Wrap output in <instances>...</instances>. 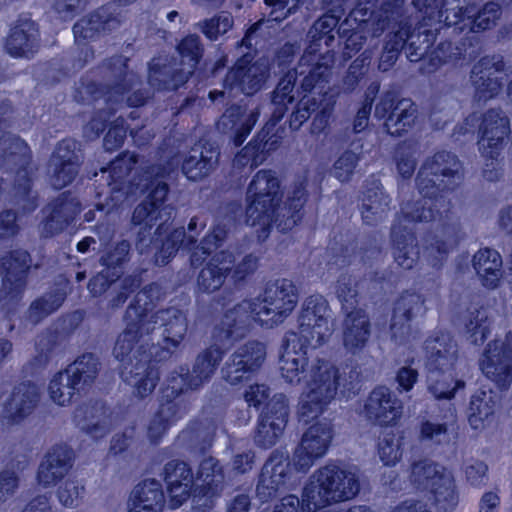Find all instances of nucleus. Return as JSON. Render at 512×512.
<instances>
[{
	"instance_id": "obj_46",
	"label": "nucleus",
	"mask_w": 512,
	"mask_h": 512,
	"mask_svg": "<svg viewBox=\"0 0 512 512\" xmlns=\"http://www.w3.org/2000/svg\"><path fill=\"white\" fill-rule=\"evenodd\" d=\"M404 437L394 431L384 432L378 439L376 454L387 467L397 465L403 456Z\"/></svg>"
},
{
	"instance_id": "obj_22",
	"label": "nucleus",
	"mask_w": 512,
	"mask_h": 512,
	"mask_svg": "<svg viewBox=\"0 0 512 512\" xmlns=\"http://www.w3.org/2000/svg\"><path fill=\"white\" fill-rule=\"evenodd\" d=\"M222 357L223 351L216 346H212L202 352L197 357L191 374L181 372L177 377H172V394H178L184 388H196L203 381L209 379L222 360ZM181 371H184V369H181Z\"/></svg>"
},
{
	"instance_id": "obj_38",
	"label": "nucleus",
	"mask_w": 512,
	"mask_h": 512,
	"mask_svg": "<svg viewBox=\"0 0 512 512\" xmlns=\"http://www.w3.org/2000/svg\"><path fill=\"white\" fill-rule=\"evenodd\" d=\"M135 163L136 156L131 152H125L110 164L108 170L112 180L109 183L110 200L112 203L107 202L105 205H98L99 209L103 210L106 207L109 213L118 203L125 199V186L121 180L129 174Z\"/></svg>"
},
{
	"instance_id": "obj_43",
	"label": "nucleus",
	"mask_w": 512,
	"mask_h": 512,
	"mask_svg": "<svg viewBox=\"0 0 512 512\" xmlns=\"http://www.w3.org/2000/svg\"><path fill=\"white\" fill-rule=\"evenodd\" d=\"M392 239L395 261L404 269H411L416 263L419 254L414 236L409 232L404 233L399 221L392 228Z\"/></svg>"
},
{
	"instance_id": "obj_1",
	"label": "nucleus",
	"mask_w": 512,
	"mask_h": 512,
	"mask_svg": "<svg viewBox=\"0 0 512 512\" xmlns=\"http://www.w3.org/2000/svg\"><path fill=\"white\" fill-rule=\"evenodd\" d=\"M297 303L298 289L294 283L279 280L262 295L227 309L216 327L215 338L220 342L242 338L252 321L264 328H274L290 316Z\"/></svg>"
},
{
	"instance_id": "obj_55",
	"label": "nucleus",
	"mask_w": 512,
	"mask_h": 512,
	"mask_svg": "<svg viewBox=\"0 0 512 512\" xmlns=\"http://www.w3.org/2000/svg\"><path fill=\"white\" fill-rule=\"evenodd\" d=\"M226 236V229L224 226L216 225L212 231L206 235L202 240L201 246L197 247L191 255L192 265L201 262L204 255H209L213 250L217 249Z\"/></svg>"
},
{
	"instance_id": "obj_21",
	"label": "nucleus",
	"mask_w": 512,
	"mask_h": 512,
	"mask_svg": "<svg viewBox=\"0 0 512 512\" xmlns=\"http://www.w3.org/2000/svg\"><path fill=\"white\" fill-rule=\"evenodd\" d=\"M413 4L415 3L413 2ZM414 6L422 14V23L418 29V34H410L409 25L406 22H400L397 28H393V31L387 36V39L392 38L394 41H401V49L404 47L405 43L409 41L407 56L412 62L422 59L434 39L432 30L426 29V27L441 23L430 20L428 16L425 15L424 11H421L416 5Z\"/></svg>"
},
{
	"instance_id": "obj_52",
	"label": "nucleus",
	"mask_w": 512,
	"mask_h": 512,
	"mask_svg": "<svg viewBox=\"0 0 512 512\" xmlns=\"http://www.w3.org/2000/svg\"><path fill=\"white\" fill-rule=\"evenodd\" d=\"M182 57V71L186 75L192 74L202 55L200 39L196 35H190L182 40L178 46Z\"/></svg>"
},
{
	"instance_id": "obj_57",
	"label": "nucleus",
	"mask_w": 512,
	"mask_h": 512,
	"mask_svg": "<svg viewBox=\"0 0 512 512\" xmlns=\"http://www.w3.org/2000/svg\"><path fill=\"white\" fill-rule=\"evenodd\" d=\"M336 24V18L329 15H325L319 18L314 23L309 32L314 42V44L311 46L313 51H316L315 47L320 46L322 42H324L326 46H329L330 42L334 39V36L331 34V32L334 30Z\"/></svg>"
},
{
	"instance_id": "obj_25",
	"label": "nucleus",
	"mask_w": 512,
	"mask_h": 512,
	"mask_svg": "<svg viewBox=\"0 0 512 512\" xmlns=\"http://www.w3.org/2000/svg\"><path fill=\"white\" fill-rule=\"evenodd\" d=\"M166 504L162 484L155 479H145L131 490L127 503V512H163Z\"/></svg>"
},
{
	"instance_id": "obj_18",
	"label": "nucleus",
	"mask_w": 512,
	"mask_h": 512,
	"mask_svg": "<svg viewBox=\"0 0 512 512\" xmlns=\"http://www.w3.org/2000/svg\"><path fill=\"white\" fill-rule=\"evenodd\" d=\"M293 485L292 469L285 455L273 454L265 463L257 485V496L267 502Z\"/></svg>"
},
{
	"instance_id": "obj_32",
	"label": "nucleus",
	"mask_w": 512,
	"mask_h": 512,
	"mask_svg": "<svg viewBox=\"0 0 512 512\" xmlns=\"http://www.w3.org/2000/svg\"><path fill=\"white\" fill-rule=\"evenodd\" d=\"M427 368H446L451 370L457 365V345L448 333H439L425 342Z\"/></svg>"
},
{
	"instance_id": "obj_28",
	"label": "nucleus",
	"mask_w": 512,
	"mask_h": 512,
	"mask_svg": "<svg viewBox=\"0 0 512 512\" xmlns=\"http://www.w3.org/2000/svg\"><path fill=\"white\" fill-rule=\"evenodd\" d=\"M370 334V321L364 311L357 309L347 313L342 323V342L347 351H361L366 346Z\"/></svg>"
},
{
	"instance_id": "obj_34",
	"label": "nucleus",
	"mask_w": 512,
	"mask_h": 512,
	"mask_svg": "<svg viewBox=\"0 0 512 512\" xmlns=\"http://www.w3.org/2000/svg\"><path fill=\"white\" fill-rule=\"evenodd\" d=\"M499 403V398L492 390L481 389L471 398L468 421L474 430H484L488 428L495 418V410Z\"/></svg>"
},
{
	"instance_id": "obj_26",
	"label": "nucleus",
	"mask_w": 512,
	"mask_h": 512,
	"mask_svg": "<svg viewBox=\"0 0 512 512\" xmlns=\"http://www.w3.org/2000/svg\"><path fill=\"white\" fill-rule=\"evenodd\" d=\"M39 399L38 388L30 383H22L15 387L7 398L3 411L2 420L7 425L21 422L27 417L36 406Z\"/></svg>"
},
{
	"instance_id": "obj_40",
	"label": "nucleus",
	"mask_w": 512,
	"mask_h": 512,
	"mask_svg": "<svg viewBox=\"0 0 512 512\" xmlns=\"http://www.w3.org/2000/svg\"><path fill=\"white\" fill-rule=\"evenodd\" d=\"M473 267L484 286H497L502 276V258L496 250L480 249L473 257Z\"/></svg>"
},
{
	"instance_id": "obj_19",
	"label": "nucleus",
	"mask_w": 512,
	"mask_h": 512,
	"mask_svg": "<svg viewBox=\"0 0 512 512\" xmlns=\"http://www.w3.org/2000/svg\"><path fill=\"white\" fill-rule=\"evenodd\" d=\"M287 419V398L284 394H275L261 414L256 442L265 448L274 445L282 435Z\"/></svg>"
},
{
	"instance_id": "obj_45",
	"label": "nucleus",
	"mask_w": 512,
	"mask_h": 512,
	"mask_svg": "<svg viewBox=\"0 0 512 512\" xmlns=\"http://www.w3.org/2000/svg\"><path fill=\"white\" fill-rule=\"evenodd\" d=\"M389 197L381 187L375 186L368 190L362 199L361 214L367 224H374L381 220L388 211Z\"/></svg>"
},
{
	"instance_id": "obj_39",
	"label": "nucleus",
	"mask_w": 512,
	"mask_h": 512,
	"mask_svg": "<svg viewBox=\"0 0 512 512\" xmlns=\"http://www.w3.org/2000/svg\"><path fill=\"white\" fill-rule=\"evenodd\" d=\"M54 167L51 183L56 189H61L71 183L78 173L77 157L70 150L69 142H62L51 159Z\"/></svg>"
},
{
	"instance_id": "obj_29",
	"label": "nucleus",
	"mask_w": 512,
	"mask_h": 512,
	"mask_svg": "<svg viewBox=\"0 0 512 512\" xmlns=\"http://www.w3.org/2000/svg\"><path fill=\"white\" fill-rule=\"evenodd\" d=\"M165 480L168 486L172 508L181 506L190 496L193 474L184 462L172 461L165 466Z\"/></svg>"
},
{
	"instance_id": "obj_10",
	"label": "nucleus",
	"mask_w": 512,
	"mask_h": 512,
	"mask_svg": "<svg viewBox=\"0 0 512 512\" xmlns=\"http://www.w3.org/2000/svg\"><path fill=\"white\" fill-rule=\"evenodd\" d=\"M146 299V291L139 292L135 299V304L139 307V314L146 315L147 317L146 320L148 322H146L145 328L148 327L151 332L155 329V324L160 323L158 328L161 330L163 348L167 351L177 349L187 334L188 322L186 316L175 308L150 315Z\"/></svg>"
},
{
	"instance_id": "obj_50",
	"label": "nucleus",
	"mask_w": 512,
	"mask_h": 512,
	"mask_svg": "<svg viewBox=\"0 0 512 512\" xmlns=\"http://www.w3.org/2000/svg\"><path fill=\"white\" fill-rule=\"evenodd\" d=\"M296 71H289L279 82L273 93L272 103L275 106L277 118H281L288 109V105L295 100L292 94L296 80Z\"/></svg>"
},
{
	"instance_id": "obj_7",
	"label": "nucleus",
	"mask_w": 512,
	"mask_h": 512,
	"mask_svg": "<svg viewBox=\"0 0 512 512\" xmlns=\"http://www.w3.org/2000/svg\"><path fill=\"white\" fill-rule=\"evenodd\" d=\"M480 134L479 151L487 161L483 175L488 181H495L501 175L498 157L510 134L509 118L500 110L487 111L480 125Z\"/></svg>"
},
{
	"instance_id": "obj_42",
	"label": "nucleus",
	"mask_w": 512,
	"mask_h": 512,
	"mask_svg": "<svg viewBox=\"0 0 512 512\" xmlns=\"http://www.w3.org/2000/svg\"><path fill=\"white\" fill-rule=\"evenodd\" d=\"M197 227L198 219L193 217L188 224L187 233L183 228H180L169 234L155 256L156 264L165 265L180 246L190 249L198 235Z\"/></svg>"
},
{
	"instance_id": "obj_30",
	"label": "nucleus",
	"mask_w": 512,
	"mask_h": 512,
	"mask_svg": "<svg viewBox=\"0 0 512 512\" xmlns=\"http://www.w3.org/2000/svg\"><path fill=\"white\" fill-rule=\"evenodd\" d=\"M257 110H248L237 106L228 109L217 123L222 132H233V141L236 146L241 145L252 131L258 120Z\"/></svg>"
},
{
	"instance_id": "obj_44",
	"label": "nucleus",
	"mask_w": 512,
	"mask_h": 512,
	"mask_svg": "<svg viewBox=\"0 0 512 512\" xmlns=\"http://www.w3.org/2000/svg\"><path fill=\"white\" fill-rule=\"evenodd\" d=\"M119 21L111 17L107 8H102L89 18L79 20L73 27L75 37L88 39L93 38L101 31H110L115 28Z\"/></svg>"
},
{
	"instance_id": "obj_64",
	"label": "nucleus",
	"mask_w": 512,
	"mask_h": 512,
	"mask_svg": "<svg viewBox=\"0 0 512 512\" xmlns=\"http://www.w3.org/2000/svg\"><path fill=\"white\" fill-rule=\"evenodd\" d=\"M119 277V271L117 267H107L105 270L100 272L94 278L89 281L88 289L94 295H101L106 291L109 284Z\"/></svg>"
},
{
	"instance_id": "obj_59",
	"label": "nucleus",
	"mask_w": 512,
	"mask_h": 512,
	"mask_svg": "<svg viewBox=\"0 0 512 512\" xmlns=\"http://www.w3.org/2000/svg\"><path fill=\"white\" fill-rule=\"evenodd\" d=\"M29 261V255L26 251L17 250L10 253L7 257H1L0 264L7 272L8 280H10L13 275L19 276V279H21L22 275L29 267Z\"/></svg>"
},
{
	"instance_id": "obj_47",
	"label": "nucleus",
	"mask_w": 512,
	"mask_h": 512,
	"mask_svg": "<svg viewBox=\"0 0 512 512\" xmlns=\"http://www.w3.org/2000/svg\"><path fill=\"white\" fill-rule=\"evenodd\" d=\"M79 211V203L74 199L68 197L58 199L53 205L50 218L45 224V229L48 232L61 230L63 224L67 223Z\"/></svg>"
},
{
	"instance_id": "obj_15",
	"label": "nucleus",
	"mask_w": 512,
	"mask_h": 512,
	"mask_svg": "<svg viewBox=\"0 0 512 512\" xmlns=\"http://www.w3.org/2000/svg\"><path fill=\"white\" fill-rule=\"evenodd\" d=\"M266 358L265 345L252 341L239 347L222 369L223 378L231 385L248 380Z\"/></svg>"
},
{
	"instance_id": "obj_11",
	"label": "nucleus",
	"mask_w": 512,
	"mask_h": 512,
	"mask_svg": "<svg viewBox=\"0 0 512 512\" xmlns=\"http://www.w3.org/2000/svg\"><path fill=\"white\" fill-rule=\"evenodd\" d=\"M146 315L139 314V307L135 303L129 305L126 310L125 320L126 328L118 336L113 353L117 360L122 363V369L125 366L135 367V363L139 361L138 354L145 338L150 334V329L145 328ZM146 355H142L140 360Z\"/></svg>"
},
{
	"instance_id": "obj_6",
	"label": "nucleus",
	"mask_w": 512,
	"mask_h": 512,
	"mask_svg": "<svg viewBox=\"0 0 512 512\" xmlns=\"http://www.w3.org/2000/svg\"><path fill=\"white\" fill-rule=\"evenodd\" d=\"M430 20L443 22L446 26H459L461 31L480 32L491 28L501 15V7L491 1L478 7L474 3L463 4L461 0H414Z\"/></svg>"
},
{
	"instance_id": "obj_17",
	"label": "nucleus",
	"mask_w": 512,
	"mask_h": 512,
	"mask_svg": "<svg viewBox=\"0 0 512 512\" xmlns=\"http://www.w3.org/2000/svg\"><path fill=\"white\" fill-rule=\"evenodd\" d=\"M364 414L376 425L394 426L402 418L403 403L389 388L379 386L369 394Z\"/></svg>"
},
{
	"instance_id": "obj_36",
	"label": "nucleus",
	"mask_w": 512,
	"mask_h": 512,
	"mask_svg": "<svg viewBox=\"0 0 512 512\" xmlns=\"http://www.w3.org/2000/svg\"><path fill=\"white\" fill-rule=\"evenodd\" d=\"M218 156V151L212 146L196 145L184 159L182 171L190 180L203 179L215 169Z\"/></svg>"
},
{
	"instance_id": "obj_53",
	"label": "nucleus",
	"mask_w": 512,
	"mask_h": 512,
	"mask_svg": "<svg viewBox=\"0 0 512 512\" xmlns=\"http://www.w3.org/2000/svg\"><path fill=\"white\" fill-rule=\"evenodd\" d=\"M85 495V486L78 480L67 479L57 488V499L65 508L77 507Z\"/></svg>"
},
{
	"instance_id": "obj_63",
	"label": "nucleus",
	"mask_w": 512,
	"mask_h": 512,
	"mask_svg": "<svg viewBox=\"0 0 512 512\" xmlns=\"http://www.w3.org/2000/svg\"><path fill=\"white\" fill-rule=\"evenodd\" d=\"M358 162V156L352 151H345L334 163L332 173L340 180L345 182L350 180Z\"/></svg>"
},
{
	"instance_id": "obj_48",
	"label": "nucleus",
	"mask_w": 512,
	"mask_h": 512,
	"mask_svg": "<svg viewBox=\"0 0 512 512\" xmlns=\"http://www.w3.org/2000/svg\"><path fill=\"white\" fill-rule=\"evenodd\" d=\"M77 389V385L65 371L57 373L50 381L48 392L51 400L59 405H68Z\"/></svg>"
},
{
	"instance_id": "obj_56",
	"label": "nucleus",
	"mask_w": 512,
	"mask_h": 512,
	"mask_svg": "<svg viewBox=\"0 0 512 512\" xmlns=\"http://www.w3.org/2000/svg\"><path fill=\"white\" fill-rule=\"evenodd\" d=\"M174 415V405L170 402L162 404L159 411L148 425V436L151 440H158L167 430Z\"/></svg>"
},
{
	"instance_id": "obj_58",
	"label": "nucleus",
	"mask_w": 512,
	"mask_h": 512,
	"mask_svg": "<svg viewBox=\"0 0 512 512\" xmlns=\"http://www.w3.org/2000/svg\"><path fill=\"white\" fill-rule=\"evenodd\" d=\"M489 332V322L485 311L479 310L472 313L466 324V334L470 342L476 345L482 343Z\"/></svg>"
},
{
	"instance_id": "obj_8",
	"label": "nucleus",
	"mask_w": 512,
	"mask_h": 512,
	"mask_svg": "<svg viewBox=\"0 0 512 512\" xmlns=\"http://www.w3.org/2000/svg\"><path fill=\"white\" fill-rule=\"evenodd\" d=\"M328 301L321 294L306 297L298 315V332L301 340L313 347L325 344L333 333V323Z\"/></svg>"
},
{
	"instance_id": "obj_14",
	"label": "nucleus",
	"mask_w": 512,
	"mask_h": 512,
	"mask_svg": "<svg viewBox=\"0 0 512 512\" xmlns=\"http://www.w3.org/2000/svg\"><path fill=\"white\" fill-rule=\"evenodd\" d=\"M333 439V429L328 422L312 424L304 432L293 456V467L298 472L307 471L314 462L326 455Z\"/></svg>"
},
{
	"instance_id": "obj_51",
	"label": "nucleus",
	"mask_w": 512,
	"mask_h": 512,
	"mask_svg": "<svg viewBox=\"0 0 512 512\" xmlns=\"http://www.w3.org/2000/svg\"><path fill=\"white\" fill-rule=\"evenodd\" d=\"M76 385L92 381L98 373V360L91 354L78 358L65 370Z\"/></svg>"
},
{
	"instance_id": "obj_49",
	"label": "nucleus",
	"mask_w": 512,
	"mask_h": 512,
	"mask_svg": "<svg viewBox=\"0 0 512 512\" xmlns=\"http://www.w3.org/2000/svg\"><path fill=\"white\" fill-rule=\"evenodd\" d=\"M199 479L203 481L204 488L206 489L205 495L213 497L219 493L224 481V475L214 458L209 457L201 462Z\"/></svg>"
},
{
	"instance_id": "obj_60",
	"label": "nucleus",
	"mask_w": 512,
	"mask_h": 512,
	"mask_svg": "<svg viewBox=\"0 0 512 512\" xmlns=\"http://www.w3.org/2000/svg\"><path fill=\"white\" fill-rule=\"evenodd\" d=\"M419 439L435 444L449 440L448 427L445 423L423 420L419 426Z\"/></svg>"
},
{
	"instance_id": "obj_13",
	"label": "nucleus",
	"mask_w": 512,
	"mask_h": 512,
	"mask_svg": "<svg viewBox=\"0 0 512 512\" xmlns=\"http://www.w3.org/2000/svg\"><path fill=\"white\" fill-rule=\"evenodd\" d=\"M410 477L419 488L432 493L437 502L455 504L453 476L445 467L430 461H420L412 466Z\"/></svg>"
},
{
	"instance_id": "obj_16",
	"label": "nucleus",
	"mask_w": 512,
	"mask_h": 512,
	"mask_svg": "<svg viewBox=\"0 0 512 512\" xmlns=\"http://www.w3.org/2000/svg\"><path fill=\"white\" fill-rule=\"evenodd\" d=\"M506 76L505 64L501 56H487L480 59L471 72L476 97L479 100H488L496 96L501 91Z\"/></svg>"
},
{
	"instance_id": "obj_24",
	"label": "nucleus",
	"mask_w": 512,
	"mask_h": 512,
	"mask_svg": "<svg viewBox=\"0 0 512 512\" xmlns=\"http://www.w3.org/2000/svg\"><path fill=\"white\" fill-rule=\"evenodd\" d=\"M329 73L327 66L317 65L302 81V88L305 91L317 90V92L321 94L320 103L318 104L316 102V108H320V111L313 119L311 125L313 134H320L327 128L335 103L334 100L327 99V93L325 91Z\"/></svg>"
},
{
	"instance_id": "obj_27",
	"label": "nucleus",
	"mask_w": 512,
	"mask_h": 512,
	"mask_svg": "<svg viewBox=\"0 0 512 512\" xmlns=\"http://www.w3.org/2000/svg\"><path fill=\"white\" fill-rule=\"evenodd\" d=\"M390 109L392 111L385 122V128L389 134L399 136L413 126L417 109L410 100L402 99L393 105L391 99H383L376 106L375 116L383 118Z\"/></svg>"
},
{
	"instance_id": "obj_31",
	"label": "nucleus",
	"mask_w": 512,
	"mask_h": 512,
	"mask_svg": "<svg viewBox=\"0 0 512 512\" xmlns=\"http://www.w3.org/2000/svg\"><path fill=\"white\" fill-rule=\"evenodd\" d=\"M235 257L229 251H220L213 255L198 277L199 289L212 293L224 283L227 274L234 267Z\"/></svg>"
},
{
	"instance_id": "obj_2",
	"label": "nucleus",
	"mask_w": 512,
	"mask_h": 512,
	"mask_svg": "<svg viewBox=\"0 0 512 512\" xmlns=\"http://www.w3.org/2000/svg\"><path fill=\"white\" fill-rule=\"evenodd\" d=\"M281 199L280 181L275 172L260 170L252 178L247 188L246 216L250 226H259V238H265L275 221L282 231L292 229L301 216V208L306 201L303 184L295 186L284 207H279Z\"/></svg>"
},
{
	"instance_id": "obj_41",
	"label": "nucleus",
	"mask_w": 512,
	"mask_h": 512,
	"mask_svg": "<svg viewBox=\"0 0 512 512\" xmlns=\"http://www.w3.org/2000/svg\"><path fill=\"white\" fill-rule=\"evenodd\" d=\"M38 31L33 23H23L12 29L6 50L13 57H30L38 48Z\"/></svg>"
},
{
	"instance_id": "obj_23",
	"label": "nucleus",
	"mask_w": 512,
	"mask_h": 512,
	"mask_svg": "<svg viewBox=\"0 0 512 512\" xmlns=\"http://www.w3.org/2000/svg\"><path fill=\"white\" fill-rule=\"evenodd\" d=\"M306 344L295 332H289L279 361L282 378L290 384H298L308 364Z\"/></svg>"
},
{
	"instance_id": "obj_61",
	"label": "nucleus",
	"mask_w": 512,
	"mask_h": 512,
	"mask_svg": "<svg viewBox=\"0 0 512 512\" xmlns=\"http://www.w3.org/2000/svg\"><path fill=\"white\" fill-rule=\"evenodd\" d=\"M64 301L63 293L45 296L35 301L29 310L31 320L38 321L58 309Z\"/></svg>"
},
{
	"instance_id": "obj_35",
	"label": "nucleus",
	"mask_w": 512,
	"mask_h": 512,
	"mask_svg": "<svg viewBox=\"0 0 512 512\" xmlns=\"http://www.w3.org/2000/svg\"><path fill=\"white\" fill-rule=\"evenodd\" d=\"M149 356L135 363V367L125 366L121 370L123 380L134 388V394L139 398H145L155 389L159 380L156 369L148 365Z\"/></svg>"
},
{
	"instance_id": "obj_9",
	"label": "nucleus",
	"mask_w": 512,
	"mask_h": 512,
	"mask_svg": "<svg viewBox=\"0 0 512 512\" xmlns=\"http://www.w3.org/2000/svg\"><path fill=\"white\" fill-rule=\"evenodd\" d=\"M269 76V63L260 59L251 63L248 56L239 59L229 70L222 91H211L209 97L215 101L218 96L233 97L237 93L254 94L259 91Z\"/></svg>"
},
{
	"instance_id": "obj_5",
	"label": "nucleus",
	"mask_w": 512,
	"mask_h": 512,
	"mask_svg": "<svg viewBox=\"0 0 512 512\" xmlns=\"http://www.w3.org/2000/svg\"><path fill=\"white\" fill-rule=\"evenodd\" d=\"M360 490L359 477L350 469L326 465L309 478L302 492V509L313 512L327 505L348 501Z\"/></svg>"
},
{
	"instance_id": "obj_20",
	"label": "nucleus",
	"mask_w": 512,
	"mask_h": 512,
	"mask_svg": "<svg viewBox=\"0 0 512 512\" xmlns=\"http://www.w3.org/2000/svg\"><path fill=\"white\" fill-rule=\"evenodd\" d=\"M424 313V301L416 293H405L395 303L391 319L392 337L404 343L414 338L415 331L412 321L415 317Z\"/></svg>"
},
{
	"instance_id": "obj_4",
	"label": "nucleus",
	"mask_w": 512,
	"mask_h": 512,
	"mask_svg": "<svg viewBox=\"0 0 512 512\" xmlns=\"http://www.w3.org/2000/svg\"><path fill=\"white\" fill-rule=\"evenodd\" d=\"M351 377L332 362L317 360L299 399L300 418L304 421L317 418L337 396L349 399L355 395Z\"/></svg>"
},
{
	"instance_id": "obj_3",
	"label": "nucleus",
	"mask_w": 512,
	"mask_h": 512,
	"mask_svg": "<svg viewBox=\"0 0 512 512\" xmlns=\"http://www.w3.org/2000/svg\"><path fill=\"white\" fill-rule=\"evenodd\" d=\"M461 165L457 158L447 152H441L427 161L417 176V185L423 196L414 205L403 207L404 220L409 222H428L436 220L447 212L450 203L439 190L451 189L461 180Z\"/></svg>"
},
{
	"instance_id": "obj_12",
	"label": "nucleus",
	"mask_w": 512,
	"mask_h": 512,
	"mask_svg": "<svg viewBox=\"0 0 512 512\" xmlns=\"http://www.w3.org/2000/svg\"><path fill=\"white\" fill-rule=\"evenodd\" d=\"M479 366L483 374L499 388L512 383V332L490 342L484 350Z\"/></svg>"
},
{
	"instance_id": "obj_33",
	"label": "nucleus",
	"mask_w": 512,
	"mask_h": 512,
	"mask_svg": "<svg viewBox=\"0 0 512 512\" xmlns=\"http://www.w3.org/2000/svg\"><path fill=\"white\" fill-rule=\"evenodd\" d=\"M71 468V451L65 446L53 447L39 466L37 479L44 487L54 485Z\"/></svg>"
},
{
	"instance_id": "obj_54",
	"label": "nucleus",
	"mask_w": 512,
	"mask_h": 512,
	"mask_svg": "<svg viewBox=\"0 0 512 512\" xmlns=\"http://www.w3.org/2000/svg\"><path fill=\"white\" fill-rule=\"evenodd\" d=\"M231 14L221 12L218 15L198 23L201 32L210 40H217L221 35L227 33L233 26Z\"/></svg>"
},
{
	"instance_id": "obj_62",
	"label": "nucleus",
	"mask_w": 512,
	"mask_h": 512,
	"mask_svg": "<svg viewBox=\"0 0 512 512\" xmlns=\"http://www.w3.org/2000/svg\"><path fill=\"white\" fill-rule=\"evenodd\" d=\"M336 295L345 310L353 307L357 303L356 283L351 276L345 275L338 279Z\"/></svg>"
},
{
	"instance_id": "obj_37",
	"label": "nucleus",
	"mask_w": 512,
	"mask_h": 512,
	"mask_svg": "<svg viewBox=\"0 0 512 512\" xmlns=\"http://www.w3.org/2000/svg\"><path fill=\"white\" fill-rule=\"evenodd\" d=\"M428 390L436 399H452L465 382L459 376L457 365L451 370L446 368H428Z\"/></svg>"
}]
</instances>
